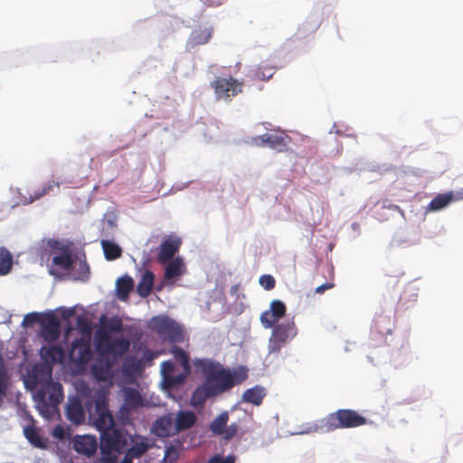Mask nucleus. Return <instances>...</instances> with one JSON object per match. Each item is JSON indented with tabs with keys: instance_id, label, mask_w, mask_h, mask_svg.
<instances>
[{
	"instance_id": "1",
	"label": "nucleus",
	"mask_w": 463,
	"mask_h": 463,
	"mask_svg": "<svg viewBox=\"0 0 463 463\" xmlns=\"http://www.w3.org/2000/svg\"><path fill=\"white\" fill-rule=\"evenodd\" d=\"M205 377V382L199 385L192 394L193 406H202L206 400L215 397L235 385V381L230 370L209 359H199L194 362Z\"/></svg>"
},
{
	"instance_id": "2",
	"label": "nucleus",
	"mask_w": 463,
	"mask_h": 463,
	"mask_svg": "<svg viewBox=\"0 0 463 463\" xmlns=\"http://www.w3.org/2000/svg\"><path fill=\"white\" fill-rule=\"evenodd\" d=\"M29 383L37 388L34 398L37 407L44 414L50 409H55L63 399L62 386L52 378V369L46 365H36L30 375Z\"/></svg>"
},
{
	"instance_id": "3",
	"label": "nucleus",
	"mask_w": 463,
	"mask_h": 463,
	"mask_svg": "<svg viewBox=\"0 0 463 463\" xmlns=\"http://www.w3.org/2000/svg\"><path fill=\"white\" fill-rule=\"evenodd\" d=\"M29 383L37 388L34 398L37 407L44 414L50 409H55L63 399L62 386L52 378V369L46 365H36L30 375Z\"/></svg>"
},
{
	"instance_id": "4",
	"label": "nucleus",
	"mask_w": 463,
	"mask_h": 463,
	"mask_svg": "<svg viewBox=\"0 0 463 463\" xmlns=\"http://www.w3.org/2000/svg\"><path fill=\"white\" fill-rule=\"evenodd\" d=\"M367 419L351 409H339L323 418L316 427L317 431L332 432L337 429H354L367 424Z\"/></svg>"
},
{
	"instance_id": "5",
	"label": "nucleus",
	"mask_w": 463,
	"mask_h": 463,
	"mask_svg": "<svg viewBox=\"0 0 463 463\" xmlns=\"http://www.w3.org/2000/svg\"><path fill=\"white\" fill-rule=\"evenodd\" d=\"M148 327L171 343H179L184 338L182 327L174 319L165 316L152 317Z\"/></svg>"
},
{
	"instance_id": "6",
	"label": "nucleus",
	"mask_w": 463,
	"mask_h": 463,
	"mask_svg": "<svg viewBox=\"0 0 463 463\" xmlns=\"http://www.w3.org/2000/svg\"><path fill=\"white\" fill-rule=\"evenodd\" d=\"M269 340V352L279 353L282 347L298 335V328L293 320L277 323L272 326Z\"/></svg>"
},
{
	"instance_id": "7",
	"label": "nucleus",
	"mask_w": 463,
	"mask_h": 463,
	"mask_svg": "<svg viewBox=\"0 0 463 463\" xmlns=\"http://www.w3.org/2000/svg\"><path fill=\"white\" fill-rule=\"evenodd\" d=\"M128 445V435L119 429L109 430L100 434L101 454H111L113 451L122 453Z\"/></svg>"
},
{
	"instance_id": "8",
	"label": "nucleus",
	"mask_w": 463,
	"mask_h": 463,
	"mask_svg": "<svg viewBox=\"0 0 463 463\" xmlns=\"http://www.w3.org/2000/svg\"><path fill=\"white\" fill-rule=\"evenodd\" d=\"M211 87L214 90L216 99L225 101L232 100L233 97L242 91V82L232 77H216L211 82Z\"/></svg>"
},
{
	"instance_id": "9",
	"label": "nucleus",
	"mask_w": 463,
	"mask_h": 463,
	"mask_svg": "<svg viewBox=\"0 0 463 463\" xmlns=\"http://www.w3.org/2000/svg\"><path fill=\"white\" fill-rule=\"evenodd\" d=\"M95 426L101 433L109 430L115 429V420L113 415L109 410V405L104 395H99L95 401Z\"/></svg>"
},
{
	"instance_id": "10",
	"label": "nucleus",
	"mask_w": 463,
	"mask_h": 463,
	"mask_svg": "<svg viewBox=\"0 0 463 463\" xmlns=\"http://www.w3.org/2000/svg\"><path fill=\"white\" fill-rule=\"evenodd\" d=\"M290 137L283 132L266 133L252 137V144L257 146H269L278 152L287 150Z\"/></svg>"
},
{
	"instance_id": "11",
	"label": "nucleus",
	"mask_w": 463,
	"mask_h": 463,
	"mask_svg": "<svg viewBox=\"0 0 463 463\" xmlns=\"http://www.w3.org/2000/svg\"><path fill=\"white\" fill-rule=\"evenodd\" d=\"M69 356L72 362L86 364L92 357L90 341L82 337L75 339L71 344Z\"/></svg>"
},
{
	"instance_id": "12",
	"label": "nucleus",
	"mask_w": 463,
	"mask_h": 463,
	"mask_svg": "<svg viewBox=\"0 0 463 463\" xmlns=\"http://www.w3.org/2000/svg\"><path fill=\"white\" fill-rule=\"evenodd\" d=\"M40 325L42 326V335L45 341L53 342L59 338L61 324L53 313H43Z\"/></svg>"
},
{
	"instance_id": "13",
	"label": "nucleus",
	"mask_w": 463,
	"mask_h": 463,
	"mask_svg": "<svg viewBox=\"0 0 463 463\" xmlns=\"http://www.w3.org/2000/svg\"><path fill=\"white\" fill-rule=\"evenodd\" d=\"M269 310L262 312L260 322L265 328H271L286 314V305L280 300H273L269 305Z\"/></svg>"
},
{
	"instance_id": "14",
	"label": "nucleus",
	"mask_w": 463,
	"mask_h": 463,
	"mask_svg": "<svg viewBox=\"0 0 463 463\" xmlns=\"http://www.w3.org/2000/svg\"><path fill=\"white\" fill-rule=\"evenodd\" d=\"M153 433L160 438H166L176 435L175 432V420L172 414L159 417L152 426Z\"/></svg>"
},
{
	"instance_id": "15",
	"label": "nucleus",
	"mask_w": 463,
	"mask_h": 463,
	"mask_svg": "<svg viewBox=\"0 0 463 463\" xmlns=\"http://www.w3.org/2000/svg\"><path fill=\"white\" fill-rule=\"evenodd\" d=\"M67 419L76 424H81L85 420V411L81 402L78 397L70 398L66 405Z\"/></svg>"
},
{
	"instance_id": "16",
	"label": "nucleus",
	"mask_w": 463,
	"mask_h": 463,
	"mask_svg": "<svg viewBox=\"0 0 463 463\" xmlns=\"http://www.w3.org/2000/svg\"><path fill=\"white\" fill-rule=\"evenodd\" d=\"M181 241L178 238H168L164 241L160 246L158 253V261L166 263L171 260L175 254L179 250Z\"/></svg>"
},
{
	"instance_id": "17",
	"label": "nucleus",
	"mask_w": 463,
	"mask_h": 463,
	"mask_svg": "<svg viewBox=\"0 0 463 463\" xmlns=\"http://www.w3.org/2000/svg\"><path fill=\"white\" fill-rule=\"evenodd\" d=\"M175 420V432L176 434L191 429L196 422L197 417L192 411H179Z\"/></svg>"
},
{
	"instance_id": "18",
	"label": "nucleus",
	"mask_w": 463,
	"mask_h": 463,
	"mask_svg": "<svg viewBox=\"0 0 463 463\" xmlns=\"http://www.w3.org/2000/svg\"><path fill=\"white\" fill-rule=\"evenodd\" d=\"M73 448L77 452L91 457L96 452L97 440L91 436H79L74 440Z\"/></svg>"
},
{
	"instance_id": "19",
	"label": "nucleus",
	"mask_w": 463,
	"mask_h": 463,
	"mask_svg": "<svg viewBox=\"0 0 463 463\" xmlns=\"http://www.w3.org/2000/svg\"><path fill=\"white\" fill-rule=\"evenodd\" d=\"M73 258L69 248H61V252L53 256L52 265L61 270H70L73 265Z\"/></svg>"
},
{
	"instance_id": "20",
	"label": "nucleus",
	"mask_w": 463,
	"mask_h": 463,
	"mask_svg": "<svg viewBox=\"0 0 463 463\" xmlns=\"http://www.w3.org/2000/svg\"><path fill=\"white\" fill-rule=\"evenodd\" d=\"M129 341L126 338L119 337L112 340L108 346H105L103 353L110 354L115 356H122L129 350Z\"/></svg>"
},
{
	"instance_id": "21",
	"label": "nucleus",
	"mask_w": 463,
	"mask_h": 463,
	"mask_svg": "<svg viewBox=\"0 0 463 463\" xmlns=\"http://www.w3.org/2000/svg\"><path fill=\"white\" fill-rule=\"evenodd\" d=\"M134 288V280L131 277L126 275L119 278L116 282V290L118 298L120 300H128L130 292Z\"/></svg>"
},
{
	"instance_id": "22",
	"label": "nucleus",
	"mask_w": 463,
	"mask_h": 463,
	"mask_svg": "<svg viewBox=\"0 0 463 463\" xmlns=\"http://www.w3.org/2000/svg\"><path fill=\"white\" fill-rule=\"evenodd\" d=\"M24 435L27 440L35 448L45 449L46 439L41 437L39 430L33 425H28L24 429Z\"/></svg>"
},
{
	"instance_id": "23",
	"label": "nucleus",
	"mask_w": 463,
	"mask_h": 463,
	"mask_svg": "<svg viewBox=\"0 0 463 463\" xmlns=\"http://www.w3.org/2000/svg\"><path fill=\"white\" fill-rule=\"evenodd\" d=\"M155 276L152 271L146 270L139 280L137 291L140 297H147L152 290Z\"/></svg>"
},
{
	"instance_id": "24",
	"label": "nucleus",
	"mask_w": 463,
	"mask_h": 463,
	"mask_svg": "<svg viewBox=\"0 0 463 463\" xmlns=\"http://www.w3.org/2000/svg\"><path fill=\"white\" fill-rule=\"evenodd\" d=\"M41 355L52 364L60 363L64 358V351L60 345H51L41 349Z\"/></svg>"
},
{
	"instance_id": "25",
	"label": "nucleus",
	"mask_w": 463,
	"mask_h": 463,
	"mask_svg": "<svg viewBox=\"0 0 463 463\" xmlns=\"http://www.w3.org/2000/svg\"><path fill=\"white\" fill-rule=\"evenodd\" d=\"M212 37V30L206 27H198L190 34L189 41L191 44L194 45H200V44H205L209 42L210 38Z\"/></svg>"
},
{
	"instance_id": "26",
	"label": "nucleus",
	"mask_w": 463,
	"mask_h": 463,
	"mask_svg": "<svg viewBox=\"0 0 463 463\" xmlns=\"http://www.w3.org/2000/svg\"><path fill=\"white\" fill-rule=\"evenodd\" d=\"M142 405L143 402L139 392L134 388L126 389L124 407L127 410H133Z\"/></svg>"
},
{
	"instance_id": "27",
	"label": "nucleus",
	"mask_w": 463,
	"mask_h": 463,
	"mask_svg": "<svg viewBox=\"0 0 463 463\" xmlns=\"http://www.w3.org/2000/svg\"><path fill=\"white\" fill-rule=\"evenodd\" d=\"M184 266L180 258L171 260L165 267L164 278L166 280L179 277L184 273Z\"/></svg>"
},
{
	"instance_id": "28",
	"label": "nucleus",
	"mask_w": 463,
	"mask_h": 463,
	"mask_svg": "<svg viewBox=\"0 0 463 463\" xmlns=\"http://www.w3.org/2000/svg\"><path fill=\"white\" fill-rule=\"evenodd\" d=\"M264 397V388L260 386H255L253 388L248 389L242 395V399L244 402L254 405H260L262 402Z\"/></svg>"
},
{
	"instance_id": "29",
	"label": "nucleus",
	"mask_w": 463,
	"mask_h": 463,
	"mask_svg": "<svg viewBox=\"0 0 463 463\" xmlns=\"http://www.w3.org/2000/svg\"><path fill=\"white\" fill-rule=\"evenodd\" d=\"M60 183L54 180L44 184L43 187L37 191H34L33 194H30V197L24 200V204H29L36 200L41 199L43 196L48 194L53 188H59Z\"/></svg>"
},
{
	"instance_id": "30",
	"label": "nucleus",
	"mask_w": 463,
	"mask_h": 463,
	"mask_svg": "<svg viewBox=\"0 0 463 463\" xmlns=\"http://www.w3.org/2000/svg\"><path fill=\"white\" fill-rule=\"evenodd\" d=\"M101 246L105 258L108 260H115L120 258L122 255V249L113 241L103 240L101 241Z\"/></svg>"
},
{
	"instance_id": "31",
	"label": "nucleus",
	"mask_w": 463,
	"mask_h": 463,
	"mask_svg": "<svg viewBox=\"0 0 463 463\" xmlns=\"http://www.w3.org/2000/svg\"><path fill=\"white\" fill-rule=\"evenodd\" d=\"M452 192L446 194H439L436 195L429 203L428 209L430 211H439L449 204L452 201Z\"/></svg>"
},
{
	"instance_id": "32",
	"label": "nucleus",
	"mask_w": 463,
	"mask_h": 463,
	"mask_svg": "<svg viewBox=\"0 0 463 463\" xmlns=\"http://www.w3.org/2000/svg\"><path fill=\"white\" fill-rule=\"evenodd\" d=\"M13 266V257L11 252L4 248H0V275L4 276L11 271Z\"/></svg>"
},
{
	"instance_id": "33",
	"label": "nucleus",
	"mask_w": 463,
	"mask_h": 463,
	"mask_svg": "<svg viewBox=\"0 0 463 463\" xmlns=\"http://www.w3.org/2000/svg\"><path fill=\"white\" fill-rule=\"evenodd\" d=\"M229 420V415L227 411L222 412L217 418H215L211 425L210 429L215 435H222L224 429L227 426Z\"/></svg>"
},
{
	"instance_id": "34",
	"label": "nucleus",
	"mask_w": 463,
	"mask_h": 463,
	"mask_svg": "<svg viewBox=\"0 0 463 463\" xmlns=\"http://www.w3.org/2000/svg\"><path fill=\"white\" fill-rule=\"evenodd\" d=\"M109 333L110 332H109L105 327L99 329L96 333L95 345L97 349L101 353H103L105 346H108V345L112 341L110 340Z\"/></svg>"
},
{
	"instance_id": "35",
	"label": "nucleus",
	"mask_w": 463,
	"mask_h": 463,
	"mask_svg": "<svg viewBox=\"0 0 463 463\" xmlns=\"http://www.w3.org/2000/svg\"><path fill=\"white\" fill-rule=\"evenodd\" d=\"M148 444L145 441H141L134 444L132 447L125 450V454L132 459L139 458L148 450Z\"/></svg>"
},
{
	"instance_id": "36",
	"label": "nucleus",
	"mask_w": 463,
	"mask_h": 463,
	"mask_svg": "<svg viewBox=\"0 0 463 463\" xmlns=\"http://www.w3.org/2000/svg\"><path fill=\"white\" fill-rule=\"evenodd\" d=\"M275 72V66L266 63L260 64L255 71V76L261 80H269Z\"/></svg>"
},
{
	"instance_id": "37",
	"label": "nucleus",
	"mask_w": 463,
	"mask_h": 463,
	"mask_svg": "<svg viewBox=\"0 0 463 463\" xmlns=\"http://www.w3.org/2000/svg\"><path fill=\"white\" fill-rule=\"evenodd\" d=\"M104 327L110 333H120L123 330V323L120 317H112L104 323Z\"/></svg>"
},
{
	"instance_id": "38",
	"label": "nucleus",
	"mask_w": 463,
	"mask_h": 463,
	"mask_svg": "<svg viewBox=\"0 0 463 463\" xmlns=\"http://www.w3.org/2000/svg\"><path fill=\"white\" fill-rule=\"evenodd\" d=\"M8 374L6 369L3 364H0V406L3 403V399L7 392Z\"/></svg>"
},
{
	"instance_id": "39",
	"label": "nucleus",
	"mask_w": 463,
	"mask_h": 463,
	"mask_svg": "<svg viewBox=\"0 0 463 463\" xmlns=\"http://www.w3.org/2000/svg\"><path fill=\"white\" fill-rule=\"evenodd\" d=\"M178 458L179 452L175 446L171 445L165 448L163 459L165 463H175Z\"/></svg>"
},
{
	"instance_id": "40",
	"label": "nucleus",
	"mask_w": 463,
	"mask_h": 463,
	"mask_svg": "<svg viewBox=\"0 0 463 463\" xmlns=\"http://www.w3.org/2000/svg\"><path fill=\"white\" fill-rule=\"evenodd\" d=\"M260 285L266 290H271L275 288L276 280L271 275H262L259 279Z\"/></svg>"
},
{
	"instance_id": "41",
	"label": "nucleus",
	"mask_w": 463,
	"mask_h": 463,
	"mask_svg": "<svg viewBox=\"0 0 463 463\" xmlns=\"http://www.w3.org/2000/svg\"><path fill=\"white\" fill-rule=\"evenodd\" d=\"M235 455L224 457L222 454H215L208 459L207 463H235Z\"/></svg>"
},
{
	"instance_id": "42",
	"label": "nucleus",
	"mask_w": 463,
	"mask_h": 463,
	"mask_svg": "<svg viewBox=\"0 0 463 463\" xmlns=\"http://www.w3.org/2000/svg\"><path fill=\"white\" fill-rule=\"evenodd\" d=\"M90 277V267L86 261H80L77 269V278L86 281Z\"/></svg>"
},
{
	"instance_id": "43",
	"label": "nucleus",
	"mask_w": 463,
	"mask_h": 463,
	"mask_svg": "<svg viewBox=\"0 0 463 463\" xmlns=\"http://www.w3.org/2000/svg\"><path fill=\"white\" fill-rule=\"evenodd\" d=\"M185 376L183 374L168 376L167 380L164 382L167 388H174L184 383Z\"/></svg>"
},
{
	"instance_id": "44",
	"label": "nucleus",
	"mask_w": 463,
	"mask_h": 463,
	"mask_svg": "<svg viewBox=\"0 0 463 463\" xmlns=\"http://www.w3.org/2000/svg\"><path fill=\"white\" fill-rule=\"evenodd\" d=\"M175 370V364L168 360L161 364V373L163 375L164 382L167 380L168 376H172Z\"/></svg>"
},
{
	"instance_id": "45",
	"label": "nucleus",
	"mask_w": 463,
	"mask_h": 463,
	"mask_svg": "<svg viewBox=\"0 0 463 463\" xmlns=\"http://www.w3.org/2000/svg\"><path fill=\"white\" fill-rule=\"evenodd\" d=\"M42 315L43 314H40V313H30V314H27L24 316V320H23V325L24 326H30L35 323H39L40 324V320L42 318Z\"/></svg>"
},
{
	"instance_id": "46",
	"label": "nucleus",
	"mask_w": 463,
	"mask_h": 463,
	"mask_svg": "<svg viewBox=\"0 0 463 463\" xmlns=\"http://www.w3.org/2000/svg\"><path fill=\"white\" fill-rule=\"evenodd\" d=\"M158 355H159L158 352H155V351H152V350L146 348L143 352L141 361L144 364L150 365L152 361L154 359H156Z\"/></svg>"
},
{
	"instance_id": "47",
	"label": "nucleus",
	"mask_w": 463,
	"mask_h": 463,
	"mask_svg": "<svg viewBox=\"0 0 463 463\" xmlns=\"http://www.w3.org/2000/svg\"><path fill=\"white\" fill-rule=\"evenodd\" d=\"M238 432V425L236 423H232L229 426H226L224 429V432L222 433L223 438L227 440L232 439Z\"/></svg>"
},
{
	"instance_id": "48",
	"label": "nucleus",
	"mask_w": 463,
	"mask_h": 463,
	"mask_svg": "<svg viewBox=\"0 0 463 463\" xmlns=\"http://www.w3.org/2000/svg\"><path fill=\"white\" fill-rule=\"evenodd\" d=\"M173 353L182 360L184 366L188 367V356L182 348L175 346Z\"/></svg>"
},
{
	"instance_id": "49",
	"label": "nucleus",
	"mask_w": 463,
	"mask_h": 463,
	"mask_svg": "<svg viewBox=\"0 0 463 463\" xmlns=\"http://www.w3.org/2000/svg\"><path fill=\"white\" fill-rule=\"evenodd\" d=\"M99 463H117V457L112 454H102Z\"/></svg>"
},
{
	"instance_id": "50",
	"label": "nucleus",
	"mask_w": 463,
	"mask_h": 463,
	"mask_svg": "<svg viewBox=\"0 0 463 463\" xmlns=\"http://www.w3.org/2000/svg\"><path fill=\"white\" fill-rule=\"evenodd\" d=\"M52 435L57 439H63L64 438V430L61 426L58 425L56 426L52 430Z\"/></svg>"
},
{
	"instance_id": "51",
	"label": "nucleus",
	"mask_w": 463,
	"mask_h": 463,
	"mask_svg": "<svg viewBox=\"0 0 463 463\" xmlns=\"http://www.w3.org/2000/svg\"><path fill=\"white\" fill-rule=\"evenodd\" d=\"M77 326L82 330L89 329L88 321L83 317H77Z\"/></svg>"
},
{
	"instance_id": "52",
	"label": "nucleus",
	"mask_w": 463,
	"mask_h": 463,
	"mask_svg": "<svg viewBox=\"0 0 463 463\" xmlns=\"http://www.w3.org/2000/svg\"><path fill=\"white\" fill-rule=\"evenodd\" d=\"M48 246L52 250H59L61 251V248H66L65 246H61L60 241L56 240H49L47 242Z\"/></svg>"
},
{
	"instance_id": "53",
	"label": "nucleus",
	"mask_w": 463,
	"mask_h": 463,
	"mask_svg": "<svg viewBox=\"0 0 463 463\" xmlns=\"http://www.w3.org/2000/svg\"><path fill=\"white\" fill-rule=\"evenodd\" d=\"M332 283H324L316 288V293L323 294L326 289L333 288Z\"/></svg>"
},
{
	"instance_id": "54",
	"label": "nucleus",
	"mask_w": 463,
	"mask_h": 463,
	"mask_svg": "<svg viewBox=\"0 0 463 463\" xmlns=\"http://www.w3.org/2000/svg\"><path fill=\"white\" fill-rule=\"evenodd\" d=\"M75 311L73 308H66L61 310V317L64 319H69L71 317L74 315Z\"/></svg>"
},
{
	"instance_id": "55",
	"label": "nucleus",
	"mask_w": 463,
	"mask_h": 463,
	"mask_svg": "<svg viewBox=\"0 0 463 463\" xmlns=\"http://www.w3.org/2000/svg\"><path fill=\"white\" fill-rule=\"evenodd\" d=\"M120 463H133V459L125 454Z\"/></svg>"
},
{
	"instance_id": "56",
	"label": "nucleus",
	"mask_w": 463,
	"mask_h": 463,
	"mask_svg": "<svg viewBox=\"0 0 463 463\" xmlns=\"http://www.w3.org/2000/svg\"><path fill=\"white\" fill-rule=\"evenodd\" d=\"M50 273L51 274H56V271L53 269H51Z\"/></svg>"
}]
</instances>
